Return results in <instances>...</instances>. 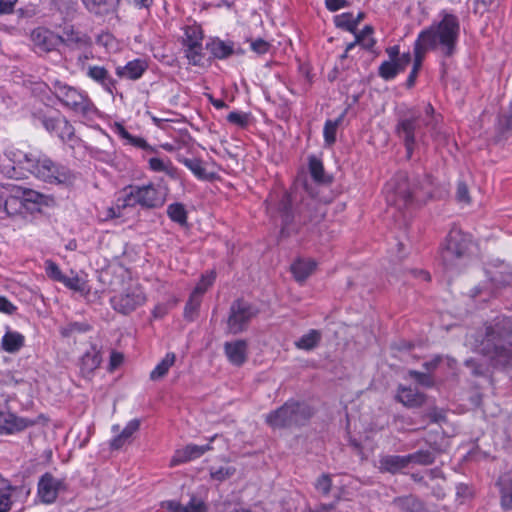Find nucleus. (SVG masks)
Here are the masks:
<instances>
[{
    "label": "nucleus",
    "instance_id": "nucleus-1",
    "mask_svg": "<svg viewBox=\"0 0 512 512\" xmlns=\"http://www.w3.org/2000/svg\"><path fill=\"white\" fill-rule=\"evenodd\" d=\"M442 18L422 30L417 40L429 51H436L443 58H451L457 52L460 22L456 15L443 12Z\"/></svg>",
    "mask_w": 512,
    "mask_h": 512
},
{
    "label": "nucleus",
    "instance_id": "nucleus-2",
    "mask_svg": "<svg viewBox=\"0 0 512 512\" xmlns=\"http://www.w3.org/2000/svg\"><path fill=\"white\" fill-rule=\"evenodd\" d=\"M479 351L500 365L512 364V325L507 318H498L486 326Z\"/></svg>",
    "mask_w": 512,
    "mask_h": 512
},
{
    "label": "nucleus",
    "instance_id": "nucleus-3",
    "mask_svg": "<svg viewBox=\"0 0 512 512\" xmlns=\"http://www.w3.org/2000/svg\"><path fill=\"white\" fill-rule=\"evenodd\" d=\"M424 112L425 118H422L415 110H408L397 122L395 131L405 145L408 158L412 156L417 140L422 137L421 127L424 125L436 130L440 116L435 115L431 104L425 106Z\"/></svg>",
    "mask_w": 512,
    "mask_h": 512
},
{
    "label": "nucleus",
    "instance_id": "nucleus-4",
    "mask_svg": "<svg viewBox=\"0 0 512 512\" xmlns=\"http://www.w3.org/2000/svg\"><path fill=\"white\" fill-rule=\"evenodd\" d=\"M430 179L427 177L423 184H411L407 176L403 173L398 174L387 185V202L397 210L407 208L414 200L422 201L425 196H430L431 191L427 189Z\"/></svg>",
    "mask_w": 512,
    "mask_h": 512
},
{
    "label": "nucleus",
    "instance_id": "nucleus-5",
    "mask_svg": "<svg viewBox=\"0 0 512 512\" xmlns=\"http://www.w3.org/2000/svg\"><path fill=\"white\" fill-rule=\"evenodd\" d=\"M14 162L45 182L68 183L73 179L69 169L54 163L46 156L36 158L32 154H23L22 159L14 160Z\"/></svg>",
    "mask_w": 512,
    "mask_h": 512
},
{
    "label": "nucleus",
    "instance_id": "nucleus-6",
    "mask_svg": "<svg viewBox=\"0 0 512 512\" xmlns=\"http://www.w3.org/2000/svg\"><path fill=\"white\" fill-rule=\"evenodd\" d=\"M472 238L458 228H452L441 249V260L447 269L458 268L470 256Z\"/></svg>",
    "mask_w": 512,
    "mask_h": 512
},
{
    "label": "nucleus",
    "instance_id": "nucleus-7",
    "mask_svg": "<svg viewBox=\"0 0 512 512\" xmlns=\"http://www.w3.org/2000/svg\"><path fill=\"white\" fill-rule=\"evenodd\" d=\"M313 415V410L303 402L289 400L266 416V423L276 428L304 425Z\"/></svg>",
    "mask_w": 512,
    "mask_h": 512
},
{
    "label": "nucleus",
    "instance_id": "nucleus-8",
    "mask_svg": "<svg viewBox=\"0 0 512 512\" xmlns=\"http://www.w3.org/2000/svg\"><path fill=\"white\" fill-rule=\"evenodd\" d=\"M53 87L57 99L76 114L88 116L96 111L95 105L88 96L76 88L59 81H56Z\"/></svg>",
    "mask_w": 512,
    "mask_h": 512
},
{
    "label": "nucleus",
    "instance_id": "nucleus-9",
    "mask_svg": "<svg viewBox=\"0 0 512 512\" xmlns=\"http://www.w3.org/2000/svg\"><path fill=\"white\" fill-rule=\"evenodd\" d=\"M125 195L122 199V207H133L140 205L145 208H156L164 204V197L157 191L153 185L134 186L129 190H124ZM121 202V199H118Z\"/></svg>",
    "mask_w": 512,
    "mask_h": 512
},
{
    "label": "nucleus",
    "instance_id": "nucleus-10",
    "mask_svg": "<svg viewBox=\"0 0 512 512\" xmlns=\"http://www.w3.org/2000/svg\"><path fill=\"white\" fill-rule=\"evenodd\" d=\"M147 295L138 283H132L111 298V305L117 312L127 315L143 306Z\"/></svg>",
    "mask_w": 512,
    "mask_h": 512
},
{
    "label": "nucleus",
    "instance_id": "nucleus-11",
    "mask_svg": "<svg viewBox=\"0 0 512 512\" xmlns=\"http://www.w3.org/2000/svg\"><path fill=\"white\" fill-rule=\"evenodd\" d=\"M257 309L246 301L236 300L230 307L227 319V331L230 334H239L247 329L250 321L257 315Z\"/></svg>",
    "mask_w": 512,
    "mask_h": 512
},
{
    "label": "nucleus",
    "instance_id": "nucleus-12",
    "mask_svg": "<svg viewBox=\"0 0 512 512\" xmlns=\"http://www.w3.org/2000/svg\"><path fill=\"white\" fill-rule=\"evenodd\" d=\"M66 483L50 473L41 476L38 482V496L43 503L55 502L60 492L66 491Z\"/></svg>",
    "mask_w": 512,
    "mask_h": 512
},
{
    "label": "nucleus",
    "instance_id": "nucleus-13",
    "mask_svg": "<svg viewBox=\"0 0 512 512\" xmlns=\"http://www.w3.org/2000/svg\"><path fill=\"white\" fill-rule=\"evenodd\" d=\"M36 423V420L19 417L10 411H0V434L21 432Z\"/></svg>",
    "mask_w": 512,
    "mask_h": 512
},
{
    "label": "nucleus",
    "instance_id": "nucleus-14",
    "mask_svg": "<svg viewBox=\"0 0 512 512\" xmlns=\"http://www.w3.org/2000/svg\"><path fill=\"white\" fill-rule=\"evenodd\" d=\"M31 40L34 49L38 53H48L53 51L60 44L59 35L44 28H37L33 30L31 33Z\"/></svg>",
    "mask_w": 512,
    "mask_h": 512
},
{
    "label": "nucleus",
    "instance_id": "nucleus-15",
    "mask_svg": "<svg viewBox=\"0 0 512 512\" xmlns=\"http://www.w3.org/2000/svg\"><path fill=\"white\" fill-rule=\"evenodd\" d=\"M59 38L60 43L73 49H86L92 45L91 37L86 33L75 29L72 25L65 26L62 29Z\"/></svg>",
    "mask_w": 512,
    "mask_h": 512
},
{
    "label": "nucleus",
    "instance_id": "nucleus-16",
    "mask_svg": "<svg viewBox=\"0 0 512 512\" xmlns=\"http://www.w3.org/2000/svg\"><path fill=\"white\" fill-rule=\"evenodd\" d=\"M211 450V446L209 444L206 445H195V444H189L183 449H179L175 452L173 455L170 466L174 467L181 463H185L188 461H191L193 459L199 458L202 456L205 452Z\"/></svg>",
    "mask_w": 512,
    "mask_h": 512
},
{
    "label": "nucleus",
    "instance_id": "nucleus-17",
    "mask_svg": "<svg viewBox=\"0 0 512 512\" xmlns=\"http://www.w3.org/2000/svg\"><path fill=\"white\" fill-rule=\"evenodd\" d=\"M247 349L248 345L245 340H235L224 344L225 355L235 366H241L246 362Z\"/></svg>",
    "mask_w": 512,
    "mask_h": 512
},
{
    "label": "nucleus",
    "instance_id": "nucleus-18",
    "mask_svg": "<svg viewBox=\"0 0 512 512\" xmlns=\"http://www.w3.org/2000/svg\"><path fill=\"white\" fill-rule=\"evenodd\" d=\"M396 400L408 408H418L426 402V395L417 389L400 385L397 389Z\"/></svg>",
    "mask_w": 512,
    "mask_h": 512
},
{
    "label": "nucleus",
    "instance_id": "nucleus-19",
    "mask_svg": "<svg viewBox=\"0 0 512 512\" xmlns=\"http://www.w3.org/2000/svg\"><path fill=\"white\" fill-rule=\"evenodd\" d=\"M102 357L100 351L92 346L83 354L79 361L80 373L85 378H91L95 370L100 366Z\"/></svg>",
    "mask_w": 512,
    "mask_h": 512
},
{
    "label": "nucleus",
    "instance_id": "nucleus-20",
    "mask_svg": "<svg viewBox=\"0 0 512 512\" xmlns=\"http://www.w3.org/2000/svg\"><path fill=\"white\" fill-rule=\"evenodd\" d=\"M4 188L8 191V196L3 201L2 211H5L7 215H17L26 210L24 206V202L20 195L16 194V185L13 184H5Z\"/></svg>",
    "mask_w": 512,
    "mask_h": 512
},
{
    "label": "nucleus",
    "instance_id": "nucleus-21",
    "mask_svg": "<svg viewBox=\"0 0 512 512\" xmlns=\"http://www.w3.org/2000/svg\"><path fill=\"white\" fill-rule=\"evenodd\" d=\"M409 465L407 455H384L379 459L380 472L396 474Z\"/></svg>",
    "mask_w": 512,
    "mask_h": 512
},
{
    "label": "nucleus",
    "instance_id": "nucleus-22",
    "mask_svg": "<svg viewBox=\"0 0 512 512\" xmlns=\"http://www.w3.org/2000/svg\"><path fill=\"white\" fill-rule=\"evenodd\" d=\"M120 0H82L86 9L96 15L105 16L116 12Z\"/></svg>",
    "mask_w": 512,
    "mask_h": 512
},
{
    "label": "nucleus",
    "instance_id": "nucleus-23",
    "mask_svg": "<svg viewBox=\"0 0 512 512\" xmlns=\"http://www.w3.org/2000/svg\"><path fill=\"white\" fill-rule=\"evenodd\" d=\"M209 52L218 59H225L233 54L242 53L241 49H235L233 42H225L220 39H214L207 44Z\"/></svg>",
    "mask_w": 512,
    "mask_h": 512
},
{
    "label": "nucleus",
    "instance_id": "nucleus-24",
    "mask_svg": "<svg viewBox=\"0 0 512 512\" xmlns=\"http://www.w3.org/2000/svg\"><path fill=\"white\" fill-rule=\"evenodd\" d=\"M147 65L144 61L136 59L128 62L124 66L116 68V74L121 78L136 80L145 72Z\"/></svg>",
    "mask_w": 512,
    "mask_h": 512
},
{
    "label": "nucleus",
    "instance_id": "nucleus-25",
    "mask_svg": "<svg viewBox=\"0 0 512 512\" xmlns=\"http://www.w3.org/2000/svg\"><path fill=\"white\" fill-rule=\"evenodd\" d=\"M163 507L170 512H207V506L201 499L192 497L187 505H182L175 501L163 503Z\"/></svg>",
    "mask_w": 512,
    "mask_h": 512
},
{
    "label": "nucleus",
    "instance_id": "nucleus-26",
    "mask_svg": "<svg viewBox=\"0 0 512 512\" xmlns=\"http://www.w3.org/2000/svg\"><path fill=\"white\" fill-rule=\"evenodd\" d=\"M87 76L102 85L104 89L112 93L115 87V80L111 78L109 72L102 66H88Z\"/></svg>",
    "mask_w": 512,
    "mask_h": 512
},
{
    "label": "nucleus",
    "instance_id": "nucleus-27",
    "mask_svg": "<svg viewBox=\"0 0 512 512\" xmlns=\"http://www.w3.org/2000/svg\"><path fill=\"white\" fill-rule=\"evenodd\" d=\"M178 161L184 164L200 180H212L214 178V174L207 172L203 161L199 158H186L179 155Z\"/></svg>",
    "mask_w": 512,
    "mask_h": 512
},
{
    "label": "nucleus",
    "instance_id": "nucleus-28",
    "mask_svg": "<svg viewBox=\"0 0 512 512\" xmlns=\"http://www.w3.org/2000/svg\"><path fill=\"white\" fill-rule=\"evenodd\" d=\"M316 268L312 259H298L291 265V271L298 282H303Z\"/></svg>",
    "mask_w": 512,
    "mask_h": 512
},
{
    "label": "nucleus",
    "instance_id": "nucleus-29",
    "mask_svg": "<svg viewBox=\"0 0 512 512\" xmlns=\"http://www.w3.org/2000/svg\"><path fill=\"white\" fill-rule=\"evenodd\" d=\"M56 134L65 143L69 144L71 148H74L78 143L79 139L75 136V129L67 119H59V125Z\"/></svg>",
    "mask_w": 512,
    "mask_h": 512
},
{
    "label": "nucleus",
    "instance_id": "nucleus-30",
    "mask_svg": "<svg viewBox=\"0 0 512 512\" xmlns=\"http://www.w3.org/2000/svg\"><path fill=\"white\" fill-rule=\"evenodd\" d=\"M14 491L15 487L0 473V512H8L11 509Z\"/></svg>",
    "mask_w": 512,
    "mask_h": 512
},
{
    "label": "nucleus",
    "instance_id": "nucleus-31",
    "mask_svg": "<svg viewBox=\"0 0 512 512\" xmlns=\"http://www.w3.org/2000/svg\"><path fill=\"white\" fill-rule=\"evenodd\" d=\"M24 336L18 332L7 331L2 338V348L8 353L19 351L24 345Z\"/></svg>",
    "mask_w": 512,
    "mask_h": 512
},
{
    "label": "nucleus",
    "instance_id": "nucleus-32",
    "mask_svg": "<svg viewBox=\"0 0 512 512\" xmlns=\"http://www.w3.org/2000/svg\"><path fill=\"white\" fill-rule=\"evenodd\" d=\"M321 339V332L316 329H311L308 333L304 334L297 341H295V346L300 350L310 351L319 345Z\"/></svg>",
    "mask_w": 512,
    "mask_h": 512
},
{
    "label": "nucleus",
    "instance_id": "nucleus-33",
    "mask_svg": "<svg viewBox=\"0 0 512 512\" xmlns=\"http://www.w3.org/2000/svg\"><path fill=\"white\" fill-rule=\"evenodd\" d=\"M500 487V506L504 511L512 509V478H501L498 481Z\"/></svg>",
    "mask_w": 512,
    "mask_h": 512
},
{
    "label": "nucleus",
    "instance_id": "nucleus-34",
    "mask_svg": "<svg viewBox=\"0 0 512 512\" xmlns=\"http://www.w3.org/2000/svg\"><path fill=\"white\" fill-rule=\"evenodd\" d=\"M139 425L140 423L138 420H131L122 430V432L111 441V448L117 450L123 447V445L129 441L132 434L139 429Z\"/></svg>",
    "mask_w": 512,
    "mask_h": 512
},
{
    "label": "nucleus",
    "instance_id": "nucleus-35",
    "mask_svg": "<svg viewBox=\"0 0 512 512\" xmlns=\"http://www.w3.org/2000/svg\"><path fill=\"white\" fill-rule=\"evenodd\" d=\"M175 362V354L168 353L162 361L151 371L150 379L159 380L163 378Z\"/></svg>",
    "mask_w": 512,
    "mask_h": 512
},
{
    "label": "nucleus",
    "instance_id": "nucleus-36",
    "mask_svg": "<svg viewBox=\"0 0 512 512\" xmlns=\"http://www.w3.org/2000/svg\"><path fill=\"white\" fill-rule=\"evenodd\" d=\"M17 193L20 195L22 202H24V206H25L26 210L29 209V207H28L29 203H33V204L40 203L43 198V195H41L40 193H38L32 189L24 188V187H21L18 185H16V194Z\"/></svg>",
    "mask_w": 512,
    "mask_h": 512
},
{
    "label": "nucleus",
    "instance_id": "nucleus-37",
    "mask_svg": "<svg viewBox=\"0 0 512 512\" xmlns=\"http://www.w3.org/2000/svg\"><path fill=\"white\" fill-rule=\"evenodd\" d=\"M167 214L172 221L180 225H184L187 222V212L181 203L170 204L167 208Z\"/></svg>",
    "mask_w": 512,
    "mask_h": 512
},
{
    "label": "nucleus",
    "instance_id": "nucleus-38",
    "mask_svg": "<svg viewBox=\"0 0 512 512\" xmlns=\"http://www.w3.org/2000/svg\"><path fill=\"white\" fill-rule=\"evenodd\" d=\"M372 33H373L372 26H369V25L365 26L361 32L354 33L355 41L353 43H355V46L357 44H359L362 47H364L365 49H371L375 44V40L372 37Z\"/></svg>",
    "mask_w": 512,
    "mask_h": 512
},
{
    "label": "nucleus",
    "instance_id": "nucleus-39",
    "mask_svg": "<svg viewBox=\"0 0 512 512\" xmlns=\"http://www.w3.org/2000/svg\"><path fill=\"white\" fill-rule=\"evenodd\" d=\"M291 203L292 200L290 194L284 192L278 205V211L281 214L284 225H287L292 219Z\"/></svg>",
    "mask_w": 512,
    "mask_h": 512
},
{
    "label": "nucleus",
    "instance_id": "nucleus-40",
    "mask_svg": "<svg viewBox=\"0 0 512 512\" xmlns=\"http://www.w3.org/2000/svg\"><path fill=\"white\" fill-rule=\"evenodd\" d=\"M408 463H415L418 465H430L435 460V455L429 450H419L415 453L408 454Z\"/></svg>",
    "mask_w": 512,
    "mask_h": 512
},
{
    "label": "nucleus",
    "instance_id": "nucleus-41",
    "mask_svg": "<svg viewBox=\"0 0 512 512\" xmlns=\"http://www.w3.org/2000/svg\"><path fill=\"white\" fill-rule=\"evenodd\" d=\"M202 32L198 27H187L185 30V37L183 40L184 46L193 47L202 45Z\"/></svg>",
    "mask_w": 512,
    "mask_h": 512
},
{
    "label": "nucleus",
    "instance_id": "nucleus-42",
    "mask_svg": "<svg viewBox=\"0 0 512 512\" xmlns=\"http://www.w3.org/2000/svg\"><path fill=\"white\" fill-rule=\"evenodd\" d=\"M309 170L312 178L318 183H325L327 181L322 162L316 157H310Z\"/></svg>",
    "mask_w": 512,
    "mask_h": 512
},
{
    "label": "nucleus",
    "instance_id": "nucleus-43",
    "mask_svg": "<svg viewBox=\"0 0 512 512\" xmlns=\"http://www.w3.org/2000/svg\"><path fill=\"white\" fill-rule=\"evenodd\" d=\"M61 283H63L67 288L74 291L84 292L87 290L86 281L80 278L77 274H74L73 272L72 276L70 277L64 275Z\"/></svg>",
    "mask_w": 512,
    "mask_h": 512
},
{
    "label": "nucleus",
    "instance_id": "nucleus-44",
    "mask_svg": "<svg viewBox=\"0 0 512 512\" xmlns=\"http://www.w3.org/2000/svg\"><path fill=\"white\" fill-rule=\"evenodd\" d=\"M340 121H341V119L339 118L335 121L328 120L325 123L324 131H323L324 140H325V143L329 146L334 144L336 141V132H337V128H338Z\"/></svg>",
    "mask_w": 512,
    "mask_h": 512
},
{
    "label": "nucleus",
    "instance_id": "nucleus-45",
    "mask_svg": "<svg viewBox=\"0 0 512 512\" xmlns=\"http://www.w3.org/2000/svg\"><path fill=\"white\" fill-rule=\"evenodd\" d=\"M335 25L338 28L345 29L351 33H355L356 26L353 22V15L351 13H343L335 17Z\"/></svg>",
    "mask_w": 512,
    "mask_h": 512
},
{
    "label": "nucleus",
    "instance_id": "nucleus-46",
    "mask_svg": "<svg viewBox=\"0 0 512 512\" xmlns=\"http://www.w3.org/2000/svg\"><path fill=\"white\" fill-rule=\"evenodd\" d=\"M215 280V273L211 272L207 275L202 276L200 282L196 285L193 292L191 294L202 299V295L206 292L208 287H210Z\"/></svg>",
    "mask_w": 512,
    "mask_h": 512
},
{
    "label": "nucleus",
    "instance_id": "nucleus-47",
    "mask_svg": "<svg viewBox=\"0 0 512 512\" xmlns=\"http://www.w3.org/2000/svg\"><path fill=\"white\" fill-rule=\"evenodd\" d=\"M399 72L394 61H385L379 67V75L385 80L393 79Z\"/></svg>",
    "mask_w": 512,
    "mask_h": 512
},
{
    "label": "nucleus",
    "instance_id": "nucleus-48",
    "mask_svg": "<svg viewBox=\"0 0 512 512\" xmlns=\"http://www.w3.org/2000/svg\"><path fill=\"white\" fill-rule=\"evenodd\" d=\"M201 298L191 294L184 309V316L186 319L193 320L197 314L198 308L201 304Z\"/></svg>",
    "mask_w": 512,
    "mask_h": 512
},
{
    "label": "nucleus",
    "instance_id": "nucleus-49",
    "mask_svg": "<svg viewBox=\"0 0 512 512\" xmlns=\"http://www.w3.org/2000/svg\"><path fill=\"white\" fill-rule=\"evenodd\" d=\"M429 51L427 48H425L418 40L415 41L414 44V62H413V68L412 71H415L416 73L419 72L422 62L424 59V56L426 52Z\"/></svg>",
    "mask_w": 512,
    "mask_h": 512
},
{
    "label": "nucleus",
    "instance_id": "nucleus-50",
    "mask_svg": "<svg viewBox=\"0 0 512 512\" xmlns=\"http://www.w3.org/2000/svg\"><path fill=\"white\" fill-rule=\"evenodd\" d=\"M236 469L234 467H220L218 469H210V476L213 480L223 482L232 477Z\"/></svg>",
    "mask_w": 512,
    "mask_h": 512
},
{
    "label": "nucleus",
    "instance_id": "nucleus-51",
    "mask_svg": "<svg viewBox=\"0 0 512 512\" xmlns=\"http://www.w3.org/2000/svg\"><path fill=\"white\" fill-rule=\"evenodd\" d=\"M409 376L416 380V382L424 387L434 386V380L428 373L410 370Z\"/></svg>",
    "mask_w": 512,
    "mask_h": 512
},
{
    "label": "nucleus",
    "instance_id": "nucleus-52",
    "mask_svg": "<svg viewBox=\"0 0 512 512\" xmlns=\"http://www.w3.org/2000/svg\"><path fill=\"white\" fill-rule=\"evenodd\" d=\"M45 270H46L48 277L51 278L52 280H55L58 282L62 281L64 274L61 272L58 265L55 262H53L52 260H47L45 262Z\"/></svg>",
    "mask_w": 512,
    "mask_h": 512
},
{
    "label": "nucleus",
    "instance_id": "nucleus-53",
    "mask_svg": "<svg viewBox=\"0 0 512 512\" xmlns=\"http://www.w3.org/2000/svg\"><path fill=\"white\" fill-rule=\"evenodd\" d=\"M186 57L189 62L193 65H199L203 59L202 55V45L187 47L185 49Z\"/></svg>",
    "mask_w": 512,
    "mask_h": 512
},
{
    "label": "nucleus",
    "instance_id": "nucleus-54",
    "mask_svg": "<svg viewBox=\"0 0 512 512\" xmlns=\"http://www.w3.org/2000/svg\"><path fill=\"white\" fill-rule=\"evenodd\" d=\"M149 166L153 171L156 172L170 173V170H173V166L170 162L167 164L164 162V160L156 157L149 159Z\"/></svg>",
    "mask_w": 512,
    "mask_h": 512
},
{
    "label": "nucleus",
    "instance_id": "nucleus-55",
    "mask_svg": "<svg viewBox=\"0 0 512 512\" xmlns=\"http://www.w3.org/2000/svg\"><path fill=\"white\" fill-rule=\"evenodd\" d=\"M332 486L331 478L328 474L321 475L315 484L316 489L324 495L329 494Z\"/></svg>",
    "mask_w": 512,
    "mask_h": 512
},
{
    "label": "nucleus",
    "instance_id": "nucleus-56",
    "mask_svg": "<svg viewBox=\"0 0 512 512\" xmlns=\"http://www.w3.org/2000/svg\"><path fill=\"white\" fill-rule=\"evenodd\" d=\"M456 199L464 204H470L471 202L468 187L464 182L457 184Z\"/></svg>",
    "mask_w": 512,
    "mask_h": 512
},
{
    "label": "nucleus",
    "instance_id": "nucleus-57",
    "mask_svg": "<svg viewBox=\"0 0 512 512\" xmlns=\"http://www.w3.org/2000/svg\"><path fill=\"white\" fill-rule=\"evenodd\" d=\"M250 47L253 52H255L259 55H262V54H266L269 51L271 45L267 41H265L261 38H258L256 40L251 41Z\"/></svg>",
    "mask_w": 512,
    "mask_h": 512
},
{
    "label": "nucleus",
    "instance_id": "nucleus-58",
    "mask_svg": "<svg viewBox=\"0 0 512 512\" xmlns=\"http://www.w3.org/2000/svg\"><path fill=\"white\" fill-rule=\"evenodd\" d=\"M227 120L232 124L244 127L248 123V116L240 112H231L228 114Z\"/></svg>",
    "mask_w": 512,
    "mask_h": 512
},
{
    "label": "nucleus",
    "instance_id": "nucleus-59",
    "mask_svg": "<svg viewBox=\"0 0 512 512\" xmlns=\"http://www.w3.org/2000/svg\"><path fill=\"white\" fill-rule=\"evenodd\" d=\"M59 119L60 118L44 117L42 119V124L47 131L56 133L59 125Z\"/></svg>",
    "mask_w": 512,
    "mask_h": 512
},
{
    "label": "nucleus",
    "instance_id": "nucleus-60",
    "mask_svg": "<svg viewBox=\"0 0 512 512\" xmlns=\"http://www.w3.org/2000/svg\"><path fill=\"white\" fill-rule=\"evenodd\" d=\"M123 362V355L119 352L112 351L110 355L109 369L110 371L115 370Z\"/></svg>",
    "mask_w": 512,
    "mask_h": 512
},
{
    "label": "nucleus",
    "instance_id": "nucleus-61",
    "mask_svg": "<svg viewBox=\"0 0 512 512\" xmlns=\"http://www.w3.org/2000/svg\"><path fill=\"white\" fill-rule=\"evenodd\" d=\"M412 58L410 53H404L401 56H398L394 61L399 68L400 71H404L406 67L410 64Z\"/></svg>",
    "mask_w": 512,
    "mask_h": 512
},
{
    "label": "nucleus",
    "instance_id": "nucleus-62",
    "mask_svg": "<svg viewBox=\"0 0 512 512\" xmlns=\"http://www.w3.org/2000/svg\"><path fill=\"white\" fill-rule=\"evenodd\" d=\"M15 310L16 307L6 297L0 296V312L13 314Z\"/></svg>",
    "mask_w": 512,
    "mask_h": 512
},
{
    "label": "nucleus",
    "instance_id": "nucleus-63",
    "mask_svg": "<svg viewBox=\"0 0 512 512\" xmlns=\"http://www.w3.org/2000/svg\"><path fill=\"white\" fill-rule=\"evenodd\" d=\"M96 42L104 47H109L113 44L114 38L108 32H103L97 36Z\"/></svg>",
    "mask_w": 512,
    "mask_h": 512
},
{
    "label": "nucleus",
    "instance_id": "nucleus-64",
    "mask_svg": "<svg viewBox=\"0 0 512 512\" xmlns=\"http://www.w3.org/2000/svg\"><path fill=\"white\" fill-rule=\"evenodd\" d=\"M336 509L335 503L320 504L314 508H308L306 512H333Z\"/></svg>",
    "mask_w": 512,
    "mask_h": 512
}]
</instances>
